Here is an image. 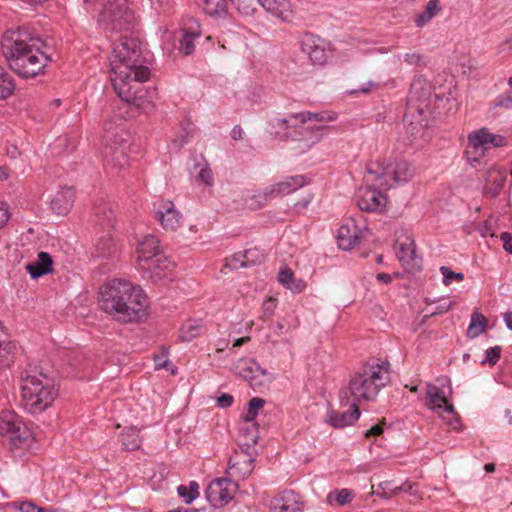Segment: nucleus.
Instances as JSON below:
<instances>
[{"label":"nucleus","instance_id":"44","mask_svg":"<svg viewBox=\"0 0 512 512\" xmlns=\"http://www.w3.org/2000/svg\"><path fill=\"white\" fill-rule=\"evenodd\" d=\"M327 500L331 504L343 506L352 500V492L349 489L334 490L328 494Z\"/></svg>","mask_w":512,"mask_h":512},{"label":"nucleus","instance_id":"16","mask_svg":"<svg viewBox=\"0 0 512 512\" xmlns=\"http://www.w3.org/2000/svg\"><path fill=\"white\" fill-rule=\"evenodd\" d=\"M234 370L254 389L264 384L260 377H268V379H270L267 370L261 368L253 359H240L234 364Z\"/></svg>","mask_w":512,"mask_h":512},{"label":"nucleus","instance_id":"49","mask_svg":"<svg viewBox=\"0 0 512 512\" xmlns=\"http://www.w3.org/2000/svg\"><path fill=\"white\" fill-rule=\"evenodd\" d=\"M485 354H486V357L484 360L481 361V363L482 364L488 363L490 365H495L500 359L501 347L500 346L491 347L486 350Z\"/></svg>","mask_w":512,"mask_h":512},{"label":"nucleus","instance_id":"19","mask_svg":"<svg viewBox=\"0 0 512 512\" xmlns=\"http://www.w3.org/2000/svg\"><path fill=\"white\" fill-rule=\"evenodd\" d=\"M362 236V228L357 225L355 219L350 218L338 230V246L342 250H350L359 243Z\"/></svg>","mask_w":512,"mask_h":512},{"label":"nucleus","instance_id":"34","mask_svg":"<svg viewBox=\"0 0 512 512\" xmlns=\"http://www.w3.org/2000/svg\"><path fill=\"white\" fill-rule=\"evenodd\" d=\"M203 327L199 321H187L181 327L179 338L181 341L190 342L200 336Z\"/></svg>","mask_w":512,"mask_h":512},{"label":"nucleus","instance_id":"52","mask_svg":"<svg viewBox=\"0 0 512 512\" xmlns=\"http://www.w3.org/2000/svg\"><path fill=\"white\" fill-rule=\"evenodd\" d=\"M248 252L245 254H235L229 263V266H231L234 269L243 268L248 266V260H244V258H247Z\"/></svg>","mask_w":512,"mask_h":512},{"label":"nucleus","instance_id":"30","mask_svg":"<svg viewBox=\"0 0 512 512\" xmlns=\"http://www.w3.org/2000/svg\"><path fill=\"white\" fill-rule=\"evenodd\" d=\"M300 124H305L309 121H315L320 123L319 125H324L323 123L333 122L337 119L338 115L334 111H301L298 112V116Z\"/></svg>","mask_w":512,"mask_h":512},{"label":"nucleus","instance_id":"15","mask_svg":"<svg viewBox=\"0 0 512 512\" xmlns=\"http://www.w3.org/2000/svg\"><path fill=\"white\" fill-rule=\"evenodd\" d=\"M374 182L367 181L368 184L360 187L355 195L356 204L362 211L374 212L385 206V197L373 187Z\"/></svg>","mask_w":512,"mask_h":512},{"label":"nucleus","instance_id":"40","mask_svg":"<svg viewBox=\"0 0 512 512\" xmlns=\"http://www.w3.org/2000/svg\"><path fill=\"white\" fill-rule=\"evenodd\" d=\"M239 13L245 16L253 15L258 6H261V0H233L231 1Z\"/></svg>","mask_w":512,"mask_h":512},{"label":"nucleus","instance_id":"57","mask_svg":"<svg viewBox=\"0 0 512 512\" xmlns=\"http://www.w3.org/2000/svg\"><path fill=\"white\" fill-rule=\"evenodd\" d=\"M375 88H378V84L375 82L369 81L365 85L360 86L357 89L351 90L350 93L351 94H358V93L369 94Z\"/></svg>","mask_w":512,"mask_h":512},{"label":"nucleus","instance_id":"61","mask_svg":"<svg viewBox=\"0 0 512 512\" xmlns=\"http://www.w3.org/2000/svg\"><path fill=\"white\" fill-rule=\"evenodd\" d=\"M306 288V282L302 279H295L294 283L290 285V290L294 293H300Z\"/></svg>","mask_w":512,"mask_h":512},{"label":"nucleus","instance_id":"59","mask_svg":"<svg viewBox=\"0 0 512 512\" xmlns=\"http://www.w3.org/2000/svg\"><path fill=\"white\" fill-rule=\"evenodd\" d=\"M233 400L234 399L232 395L224 393L217 398V404L221 408H227L232 405Z\"/></svg>","mask_w":512,"mask_h":512},{"label":"nucleus","instance_id":"4","mask_svg":"<svg viewBox=\"0 0 512 512\" xmlns=\"http://www.w3.org/2000/svg\"><path fill=\"white\" fill-rule=\"evenodd\" d=\"M390 380L388 361L366 364L351 378L348 390L357 402L373 401L379 391L390 383Z\"/></svg>","mask_w":512,"mask_h":512},{"label":"nucleus","instance_id":"35","mask_svg":"<svg viewBox=\"0 0 512 512\" xmlns=\"http://www.w3.org/2000/svg\"><path fill=\"white\" fill-rule=\"evenodd\" d=\"M181 38L179 39V51L183 55H190L194 51L195 48V39L200 36L199 32H188L187 30H182Z\"/></svg>","mask_w":512,"mask_h":512},{"label":"nucleus","instance_id":"42","mask_svg":"<svg viewBox=\"0 0 512 512\" xmlns=\"http://www.w3.org/2000/svg\"><path fill=\"white\" fill-rule=\"evenodd\" d=\"M271 186L266 187L263 190L256 191L251 197L250 201H253L252 203H249L250 207L252 208H261L266 203L275 198L274 193H270Z\"/></svg>","mask_w":512,"mask_h":512},{"label":"nucleus","instance_id":"60","mask_svg":"<svg viewBox=\"0 0 512 512\" xmlns=\"http://www.w3.org/2000/svg\"><path fill=\"white\" fill-rule=\"evenodd\" d=\"M500 239L503 241L504 250L509 254H512V240L510 239L509 232L501 233Z\"/></svg>","mask_w":512,"mask_h":512},{"label":"nucleus","instance_id":"36","mask_svg":"<svg viewBox=\"0 0 512 512\" xmlns=\"http://www.w3.org/2000/svg\"><path fill=\"white\" fill-rule=\"evenodd\" d=\"M120 441L123 448L127 451L137 450L141 445L139 432L134 428H131L126 433H123L120 437Z\"/></svg>","mask_w":512,"mask_h":512},{"label":"nucleus","instance_id":"17","mask_svg":"<svg viewBox=\"0 0 512 512\" xmlns=\"http://www.w3.org/2000/svg\"><path fill=\"white\" fill-rule=\"evenodd\" d=\"M174 267V263L169 261L164 254H161L151 259L147 264H142L140 269L149 279L158 282L169 279L172 276Z\"/></svg>","mask_w":512,"mask_h":512},{"label":"nucleus","instance_id":"9","mask_svg":"<svg viewBox=\"0 0 512 512\" xmlns=\"http://www.w3.org/2000/svg\"><path fill=\"white\" fill-rule=\"evenodd\" d=\"M0 434L8 442L10 450H29L34 444V437L21 417L12 411H3L0 415Z\"/></svg>","mask_w":512,"mask_h":512},{"label":"nucleus","instance_id":"11","mask_svg":"<svg viewBox=\"0 0 512 512\" xmlns=\"http://www.w3.org/2000/svg\"><path fill=\"white\" fill-rule=\"evenodd\" d=\"M427 407L439 414L446 413L451 415L447 424L457 430L460 428V418L456 413L454 406L448 402L446 393L436 385L428 384L427 387Z\"/></svg>","mask_w":512,"mask_h":512},{"label":"nucleus","instance_id":"22","mask_svg":"<svg viewBox=\"0 0 512 512\" xmlns=\"http://www.w3.org/2000/svg\"><path fill=\"white\" fill-rule=\"evenodd\" d=\"M160 241L154 235H146L142 240L138 242L137 246V261L139 268L142 264L148 263L151 259L158 257L163 254L160 250Z\"/></svg>","mask_w":512,"mask_h":512},{"label":"nucleus","instance_id":"32","mask_svg":"<svg viewBox=\"0 0 512 512\" xmlns=\"http://www.w3.org/2000/svg\"><path fill=\"white\" fill-rule=\"evenodd\" d=\"M231 0H203V9L206 14L213 17H222L228 13Z\"/></svg>","mask_w":512,"mask_h":512},{"label":"nucleus","instance_id":"62","mask_svg":"<svg viewBox=\"0 0 512 512\" xmlns=\"http://www.w3.org/2000/svg\"><path fill=\"white\" fill-rule=\"evenodd\" d=\"M112 240L109 238L107 241H105L104 246L100 247V243L98 244V249L100 250V256H108L112 253L111 247H112Z\"/></svg>","mask_w":512,"mask_h":512},{"label":"nucleus","instance_id":"53","mask_svg":"<svg viewBox=\"0 0 512 512\" xmlns=\"http://www.w3.org/2000/svg\"><path fill=\"white\" fill-rule=\"evenodd\" d=\"M198 178L206 185H211L213 181L211 169L207 165H203L199 170Z\"/></svg>","mask_w":512,"mask_h":512},{"label":"nucleus","instance_id":"48","mask_svg":"<svg viewBox=\"0 0 512 512\" xmlns=\"http://www.w3.org/2000/svg\"><path fill=\"white\" fill-rule=\"evenodd\" d=\"M277 300L274 298L266 299L262 304V316L263 319H270L276 310Z\"/></svg>","mask_w":512,"mask_h":512},{"label":"nucleus","instance_id":"28","mask_svg":"<svg viewBox=\"0 0 512 512\" xmlns=\"http://www.w3.org/2000/svg\"><path fill=\"white\" fill-rule=\"evenodd\" d=\"M397 257L405 268H414L419 266V262L416 257L415 244L413 240L407 239L406 242L399 245Z\"/></svg>","mask_w":512,"mask_h":512},{"label":"nucleus","instance_id":"64","mask_svg":"<svg viewBox=\"0 0 512 512\" xmlns=\"http://www.w3.org/2000/svg\"><path fill=\"white\" fill-rule=\"evenodd\" d=\"M376 279L384 284H389L392 281V276L388 273H378Z\"/></svg>","mask_w":512,"mask_h":512},{"label":"nucleus","instance_id":"39","mask_svg":"<svg viewBox=\"0 0 512 512\" xmlns=\"http://www.w3.org/2000/svg\"><path fill=\"white\" fill-rule=\"evenodd\" d=\"M265 400L259 397L252 398L248 403V409L243 417L244 423H256L255 419L259 410L264 407Z\"/></svg>","mask_w":512,"mask_h":512},{"label":"nucleus","instance_id":"63","mask_svg":"<svg viewBox=\"0 0 512 512\" xmlns=\"http://www.w3.org/2000/svg\"><path fill=\"white\" fill-rule=\"evenodd\" d=\"M383 433V427L379 424L371 427L369 430H367V432L365 433V436L366 437H370V436H379L380 434Z\"/></svg>","mask_w":512,"mask_h":512},{"label":"nucleus","instance_id":"50","mask_svg":"<svg viewBox=\"0 0 512 512\" xmlns=\"http://www.w3.org/2000/svg\"><path fill=\"white\" fill-rule=\"evenodd\" d=\"M278 280L289 289L290 285L294 283V274L290 269H283L279 272Z\"/></svg>","mask_w":512,"mask_h":512},{"label":"nucleus","instance_id":"24","mask_svg":"<svg viewBox=\"0 0 512 512\" xmlns=\"http://www.w3.org/2000/svg\"><path fill=\"white\" fill-rule=\"evenodd\" d=\"M308 183L304 175H295L286 177L284 180L270 185V193H274L275 197L293 193Z\"/></svg>","mask_w":512,"mask_h":512},{"label":"nucleus","instance_id":"12","mask_svg":"<svg viewBox=\"0 0 512 512\" xmlns=\"http://www.w3.org/2000/svg\"><path fill=\"white\" fill-rule=\"evenodd\" d=\"M238 484L231 478L214 479L207 487L205 495L214 508L227 505L234 497Z\"/></svg>","mask_w":512,"mask_h":512},{"label":"nucleus","instance_id":"5","mask_svg":"<svg viewBox=\"0 0 512 512\" xmlns=\"http://www.w3.org/2000/svg\"><path fill=\"white\" fill-rule=\"evenodd\" d=\"M124 116L117 114L114 121L106 122L103 135L104 165L111 169H122L128 165L130 133L123 126Z\"/></svg>","mask_w":512,"mask_h":512},{"label":"nucleus","instance_id":"58","mask_svg":"<svg viewBox=\"0 0 512 512\" xmlns=\"http://www.w3.org/2000/svg\"><path fill=\"white\" fill-rule=\"evenodd\" d=\"M10 219V213L5 203L0 202V228H2Z\"/></svg>","mask_w":512,"mask_h":512},{"label":"nucleus","instance_id":"55","mask_svg":"<svg viewBox=\"0 0 512 512\" xmlns=\"http://www.w3.org/2000/svg\"><path fill=\"white\" fill-rule=\"evenodd\" d=\"M404 61L409 65L421 66L423 64L422 56L418 53L411 52L404 55Z\"/></svg>","mask_w":512,"mask_h":512},{"label":"nucleus","instance_id":"8","mask_svg":"<svg viewBox=\"0 0 512 512\" xmlns=\"http://www.w3.org/2000/svg\"><path fill=\"white\" fill-rule=\"evenodd\" d=\"M366 181H377V186L390 189L396 184L407 182L413 177V170L405 160L372 163L367 167Z\"/></svg>","mask_w":512,"mask_h":512},{"label":"nucleus","instance_id":"26","mask_svg":"<svg viewBox=\"0 0 512 512\" xmlns=\"http://www.w3.org/2000/svg\"><path fill=\"white\" fill-rule=\"evenodd\" d=\"M26 270L32 279H38L53 272V260L49 253L41 251L37 260L26 265Z\"/></svg>","mask_w":512,"mask_h":512},{"label":"nucleus","instance_id":"33","mask_svg":"<svg viewBox=\"0 0 512 512\" xmlns=\"http://www.w3.org/2000/svg\"><path fill=\"white\" fill-rule=\"evenodd\" d=\"M486 328V317L478 311L473 312V314L471 315L469 327L467 329V336L469 338H476L479 335H481L486 330Z\"/></svg>","mask_w":512,"mask_h":512},{"label":"nucleus","instance_id":"21","mask_svg":"<svg viewBox=\"0 0 512 512\" xmlns=\"http://www.w3.org/2000/svg\"><path fill=\"white\" fill-rule=\"evenodd\" d=\"M254 459L246 454H236L230 457L226 473L230 478L246 479L252 473Z\"/></svg>","mask_w":512,"mask_h":512},{"label":"nucleus","instance_id":"14","mask_svg":"<svg viewBox=\"0 0 512 512\" xmlns=\"http://www.w3.org/2000/svg\"><path fill=\"white\" fill-rule=\"evenodd\" d=\"M154 212L156 219L160 222L163 229L167 231L177 230L182 223V215L175 209L172 201L159 200L155 202Z\"/></svg>","mask_w":512,"mask_h":512},{"label":"nucleus","instance_id":"46","mask_svg":"<svg viewBox=\"0 0 512 512\" xmlns=\"http://www.w3.org/2000/svg\"><path fill=\"white\" fill-rule=\"evenodd\" d=\"M378 489L377 493L385 498H390L403 490L401 486H397L391 481L380 483Z\"/></svg>","mask_w":512,"mask_h":512},{"label":"nucleus","instance_id":"27","mask_svg":"<svg viewBox=\"0 0 512 512\" xmlns=\"http://www.w3.org/2000/svg\"><path fill=\"white\" fill-rule=\"evenodd\" d=\"M261 7L283 20H288L292 16L289 0H261Z\"/></svg>","mask_w":512,"mask_h":512},{"label":"nucleus","instance_id":"6","mask_svg":"<svg viewBox=\"0 0 512 512\" xmlns=\"http://www.w3.org/2000/svg\"><path fill=\"white\" fill-rule=\"evenodd\" d=\"M21 395L30 413H40L48 408L57 396L52 380L46 375H26L22 378Z\"/></svg>","mask_w":512,"mask_h":512},{"label":"nucleus","instance_id":"23","mask_svg":"<svg viewBox=\"0 0 512 512\" xmlns=\"http://www.w3.org/2000/svg\"><path fill=\"white\" fill-rule=\"evenodd\" d=\"M75 201V191L72 187L59 190L51 200V208L58 215H67Z\"/></svg>","mask_w":512,"mask_h":512},{"label":"nucleus","instance_id":"7","mask_svg":"<svg viewBox=\"0 0 512 512\" xmlns=\"http://www.w3.org/2000/svg\"><path fill=\"white\" fill-rule=\"evenodd\" d=\"M297 116L298 112L291 113L283 118H273L269 122L271 135L279 141H295L302 139L300 136L303 135V132H308L312 135V141L310 144H306V148L310 149L322 139L324 132L334 129V127L330 125H311L303 127L304 124H300Z\"/></svg>","mask_w":512,"mask_h":512},{"label":"nucleus","instance_id":"38","mask_svg":"<svg viewBox=\"0 0 512 512\" xmlns=\"http://www.w3.org/2000/svg\"><path fill=\"white\" fill-rule=\"evenodd\" d=\"M430 94V89L425 80L416 79L412 84L409 92L410 100H420L426 98Z\"/></svg>","mask_w":512,"mask_h":512},{"label":"nucleus","instance_id":"43","mask_svg":"<svg viewBox=\"0 0 512 512\" xmlns=\"http://www.w3.org/2000/svg\"><path fill=\"white\" fill-rule=\"evenodd\" d=\"M154 366L156 370L166 369L171 370V373L175 375L177 370L173 367L172 363L168 359V349L164 346L161 347V352L154 355Z\"/></svg>","mask_w":512,"mask_h":512},{"label":"nucleus","instance_id":"54","mask_svg":"<svg viewBox=\"0 0 512 512\" xmlns=\"http://www.w3.org/2000/svg\"><path fill=\"white\" fill-rule=\"evenodd\" d=\"M495 106L512 109V92H508L497 98Z\"/></svg>","mask_w":512,"mask_h":512},{"label":"nucleus","instance_id":"29","mask_svg":"<svg viewBox=\"0 0 512 512\" xmlns=\"http://www.w3.org/2000/svg\"><path fill=\"white\" fill-rule=\"evenodd\" d=\"M94 218L95 223L105 230H109L114 227V211L105 202H101L94 207Z\"/></svg>","mask_w":512,"mask_h":512},{"label":"nucleus","instance_id":"10","mask_svg":"<svg viewBox=\"0 0 512 512\" xmlns=\"http://www.w3.org/2000/svg\"><path fill=\"white\" fill-rule=\"evenodd\" d=\"M134 13L125 0H109L103 7L99 21L106 29L122 31L134 22Z\"/></svg>","mask_w":512,"mask_h":512},{"label":"nucleus","instance_id":"41","mask_svg":"<svg viewBox=\"0 0 512 512\" xmlns=\"http://www.w3.org/2000/svg\"><path fill=\"white\" fill-rule=\"evenodd\" d=\"M177 492L181 498L185 499V503L189 504L199 496V485L196 481H191L189 486H178Z\"/></svg>","mask_w":512,"mask_h":512},{"label":"nucleus","instance_id":"47","mask_svg":"<svg viewBox=\"0 0 512 512\" xmlns=\"http://www.w3.org/2000/svg\"><path fill=\"white\" fill-rule=\"evenodd\" d=\"M440 272L443 276V283L445 285H450L452 281H462L464 279V274L461 272H454L447 266H441Z\"/></svg>","mask_w":512,"mask_h":512},{"label":"nucleus","instance_id":"2","mask_svg":"<svg viewBox=\"0 0 512 512\" xmlns=\"http://www.w3.org/2000/svg\"><path fill=\"white\" fill-rule=\"evenodd\" d=\"M43 42L24 26L6 31L1 49L10 69L22 78H33L43 72L51 58L42 50Z\"/></svg>","mask_w":512,"mask_h":512},{"label":"nucleus","instance_id":"25","mask_svg":"<svg viewBox=\"0 0 512 512\" xmlns=\"http://www.w3.org/2000/svg\"><path fill=\"white\" fill-rule=\"evenodd\" d=\"M360 417V411L356 403L351 404L350 410L346 412L330 411L327 423L339 429L352 425Z\"/></svg>","mask_w":512,"mask_h":512},{"label":"nucleus","instance_id":"51","mask_svg":"<svg viewBox=\"0 0 512 512\" xmlns=\"http://www.w3.org/2000/svg\"><path fill=\"white\" fill-rule=\"evenodd\" d=\"M151 6L158 12H167L173 5V0H150Z\"/></svg>","mask_w":512,"mask_h":512},{"label":"nucleus","instance_id":"31","mask_svg":"<svg viewBox=\"0 0 512 512\" xmlns=\"http://www.w3.org/2000/svg\"><path fill=\"white\" fill-rule=\"evenodd\" d=\"M442 10V6L439 0H430L423 10L422 13L415 17V24L417 27H423L428 24L433 17H435Z\"/></svg>","mask_w":512,"mask_h":512},{"label":"nucleus","instance_id":"18","mask_svg":"<svg viewBox=\"0 0 512 512\" xmlns=\"http://www.w3.org/2000/svg\"><path fill=\"white\" fill-rule=\"evenodd\" d=\"M507 144L505 137L499 134L491 133L483 127L468 135V145L474 150H487L491 147H502Z\"/></svg>","mask_w":512,"mask_h":512},{"label":"nucleus","instance_id":"13","mask_svg":"<svg viewBox=\"0 0 512 512\" xmlns=\"http://www.w3.org/2000/svg\"><path fill=\"white\" fill-rule=\"evenodd\" d=\"M300 46L313 64L323 66L328 62L325 41L320 37L306 32L301 37Z\"/></svg>","mask_w":512,"mask_h":512},{"label":"nucleus","instance_id":"56","mask_svg":"<svg viewBox=\"0 0 512 512\" xmlns=\"http://www.w3.org/2000/svg\"><path fill=\"white\" fill-rule=\"evenodd\" d=\"M21 512H46L44 508L37 507L33 502L24 501L20 503Z\"/></svg>","mask_w":512,"mask_h":512},{"label":"nucleus","instance_id":"37","mask_svg":"<svg viewBox=\"0 0 512 512\" xmlns=\"http://www.w3.org/2000/svg\"><path fill=\"white\" fill-rule=\"evenodd\" d=\"M15 89V83L10 74L0 66V99L8 98Z\"/></svg>","mask_w":512,"mask_h":512},{"label":"nucleus","instance_id":"20","mask_svg":"<svg viewBox=\"0 0 512 512\" xmlns=\"http://www.w3.org/2000/svg\"><path fill=\"white\" fill-rule=\"evenodd\" d=\"M271 512H303V502L292 490H285L270 502Z\"/></svg>","mask_w":512,"mask_h":512},{"label":"nucleus","instance_id":"3","mask_svg":"<svg viewBox=\"0 0 512 512\" xmlns=\"http://www.w3.org/2000/svg\"><path fill=\"white\" fill-rule=\"evenodd\" d=\"M101 309L120 323H137L146 319L148 299L140 286L123 279L105 283L99 291Z\"/></svg>","mask_w":512,"mask_h":512},{"label":"nucleus","instance_id":"45","mask_svg":"<svg viewBox=\"0 0 512 512\" xmlns=\"http://www.w3.org/2000/svg\"><path fill=\"white\" fill-rule=\"evenodd\" d=\"M246 426L240 428V432L245 437L246 444H256L258 436V425L257 423H245Z\"/></svg>","mask_w":512,"mask_h":512},{"label":"nucleus","instance_id":"1","mask_svg":"<svg viewBox=\"0 0 512 512\" xmlns=\"http://www.w3.org/2000/svg\"><path fill=\"white\" fill-rule=\"evenodd\" d=\"M110 71L113 88L127 106H133L139 112H148L153 108L157 91L155 87L143 84L149 79L150 70L142 65L137 39L121 36L114 43Z\"/></svg>","mask_w":512,"mask_h":512}]
</instances>
